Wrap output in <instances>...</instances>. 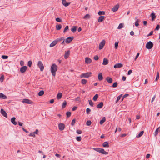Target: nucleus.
<instances>
[{"mask_svg": "<svg viewBox=\"0 0 160 160\" xmlns=\"http://www.w3.org/2000/svg\"><path fill=\"white\" fill-rule=\"evenodd\" d=\"M58 69V67L55 63L52 64L51 66V70L52 74V76H55L56 75V72Z\"/></svg>", "mask_w": 160, "mask_h": 160, "instance_id": "obj_1", "label": "nucleus"}, {"mask_svg": "<svg viewBox=\"0 0 160 160\" xmlns=\"http://www.w3.org/2000/svg\"><path fill=\"white\" fill-rule=\"evenodd\" d=\"M153 43L151 41L148 42L146 45V48L148 49H151L153 47Z\"/></svg>", "mask_w": 160, "mask_h": 160, "instance_id": "obj_2", "label": "nucleus"}, {"mask_svg": "<svg viewBox=\"0 0 160 160\" xmlns=\"http://www.w3.org/2000/svg\"><path fill=\"white\" fill-rule=\"evenodd\" d=\"M91 74L92 72H88L82 74L80 77L81 78H89L91 76Z\"/></svg>", "mask_w": 160, "mask_h": 160, "instance_id": "obj_3", "label": "nucleus"}, {"mask_svg": "<svg viewBox=\"0 0 160 160\" xmlns=\"http://www.w3.org/2000/svg\"><path fill=\"white\" fill-rule=\"evenodd\" d=\"M38 66L40 69V71H42L44 70V66L43 64L41 61H39L38 63Z\"/></svg>", "mask_w": 160, "mask_h": 160, "instance_id": "obj_4", "label": "nucleus"}, {"mask_svg": "<svg viewBox=\"0 0 160 160\" xmlns=\"http://www.w3.org/2000/svg\"><path fill=\"white\" fill-rule=\"evenodd\" d=\"M73 39L74 37L73 36L68 37L66 39L65 42L67 44L70 43Z\"/></svg>", "mask_w": 160, "mask_h": 160, "instance_id": "obj_5", "label": "nucleus"}, {"mask_svg": "<svg viewBox=\"0 0 160 160\" xmlns=\"http://www.w3.org/2000/svg\"><path fill=\"white\" fill-rule=\"evenodd\" d=\"M105 44V41L103 40L100 43L99 45V48L100 50L102 49Z\"/></svg>", "mask_w": 160, "mask_h": 160, "instance_id": "obj_6", "label": "nucleus"}, {"mask_svg": "<svg viewBox=\"0 0 160 160\" xmlns=\"http://www.w3.org/2000/svg\"><path fill=\"white\" fill-rule=\"evenodd\" d=\"M22 102L24 103H26L28 104H32L33 102L32 101L28 99H23Z\"/></svg>", "mask_w": 160, "mask_h": 160, "instance_id": "obj_7", "label": "nucleus"}, {"mask_svg": "<svg viewBox=\"0 0 160 160\" xmlns=\"http://www.w3.org/2000/svg\"><path fill=\"white\" fill-rule=\"evenodd\" d=\"M27 67L26 66H23L20 69V71L22 73H24L26 71Z\"/></svg>", "mask_w": 160, "mask_h": 160, "instance_id": "obj_8", "label": "nucleus"}, {"mask_svg": "<svg viewBox=\"0 0 160 160\" xmlns=\"http://www.w3.org/2000/svg\"><path fill=\"white\" fill-rule=\"evenodd\" d=\"M58 128L59 129L62 131L64 130L65 128V125L63 123H60L58 124Z\"/></svg>", "mask_w": 160, "mask_h": 160, "instance_id": "obj_9", "label": "nucleus"}, {"mask_svg": "<svg viewBox=\"0 0 160 160\" xmlns=\"http://www.w3.org/2000/svg\"><path fill=\"white\" fill-rule=\"evenodd\" d=\"M1 113V114L4 117H5L6 118L8 117V115L7 114L6 112L3 109H1L0 111Z\"/></svg>", "mask_w": 160, "mask_h": 160, "instance_id": "obj_10", "label": "nucleus"}, {"mask_svg": "<svg viewBox=\"0 0 160 160\" xmlns=\"http://www.w3.org/2000/svg\"><path fill=\"white\" fill-rule=\"evenodd\" d=\"M123 66V64L120 63H118L115 64L114 66V68H120Z\"/></svg>", "mask_w": 160, "mask_h": 160, "instance_id": "obj_11", "label": "nucleus"}, {"mask_svg": "<svg viewBox=\"0 0 160 160\" xmlns=\"http://www.w3.org/2000/svg\"><path fill=\"white\" fill-rule=\"evenodd\" d=\"M70 53V50H68L67 51H66L65 52V53L64 54V57L65 59H66L68 58V57Z\"/></svg>", "mask_w": 160, "mask_h": 160, "instance_id": "obj_12", "label": "nucleus"}, {"mask_svg": "<svg viewBox=\"0 0 160 160\" xmlns=\"http://www.w3.org/2000/svg\"><path fill=\"white\" fill-rule=\"evenodd\" d=\"M106 80L109 83H112V79L109 77H107L106 78Z\"/></svg>", "mask_w": 160, "mask_h": 160, "instance_id": "obj_13", "label": "nucleus"}, {"mask_svg": "<svg viewBox=\"0 0 160 160\" xmlns=\"http://www.w3.org/2000/svg\"><path fill=\"white\" fill-rule=\"evenodd\" d=\"M119 7V5L118 4H117L115 6L112 8V10L113 12L117 11Z\"/></svg>", "mask_w": 160, "mask_h": 160, "instance_id": "obj_14", "label": "nucleus"}, {"mask_svg": "<svg viewBox=\"0 0 160 160\" xmlns=\"http://www.w3.org/2000/svg\"><path fill=\"white\" fill-rule=\"evenodd\" d=\"M105 18V17L104 16H100L98 20V22H102L104 20V19Z\"/></svg>", "mask_w": 160, "mask_h": 160, "instance_id": "obj_15", "label": "nucleus"}, {"mask_svg": "<svg viewBox=\"0 0 160 160\" xmlns=\"http://www.w3.org/2000/svg\"><path fill=\"white\" fill-rule=\"evenodd\" d=\"M85 62L87 64H89L92 62V60L88 57H86L85 58Z\"/></svg>", "mask_w": 160, "mask_h": 160, "instance_id": "obj_16", "label": "nucleus"}, {"mask_svg": "<svg viewBox=\"0 0 160 160\" xmlns=\"http://www.w3.org/2000/svg\"><path fill=\"white\" fill-rule=\"evenodd\" d=\"M98 78L99 81H101L103 79L102 74L101 72H99L98 76Z\"/></svg>", "mask_w": 160, "mask_h": 160, "instance_id": "obj_17", "label": "nucleus"}, {"mask_svg": "<svg viewBox=\"0 0 160 160\" xmlns=\"http://www.w3.org/2000/svg\"><path fill=\"white\" fill-rule=\"evenodd\" d=\"M150 16L152 17V21H154L156 18V16L155 15V13L154 12H152L150 15Z\"/></svg>", "mask_w": 160, "mask_h": 160, "instance_id": "obj_18", "label": "nucleus"}, {"mask_svg": "<svg viewBox=\"0 0 160 160\" xmlns=\"http://www.w3.org/2000/svg\"><path fill=\"white\" fill-rule=\"evenodd\" d=\"M102 146L104 148H108L109 147V145L108 142H104L102 144Z\"/></svg>", "mask_w": 160, "mask_h": 160, "instance_id": "obj_19", "label": "nucleus"}, {"mask_svg": "<svg viewBox=\"0 0 160 160\" xmlns=\"http://www.w3.org/2000/svg\"><path fill=\"white\" fill-rule=\"evenodd\" d=\"M15 117H13L11 119V122L14 125H16L17 124V122L15 121Z\"/></svg>", "mask_w": 160, "mask_h": 160, "instance_id": "obj_20", "label": "nucleus"}, {"mask_svg": "<svg viewBox=\"0 0 160 160\" xmlns=\"http://www.w3.org/2000/svg\"><path fill=\"white\" fill-rule=\"evenodd\" d=\"M100 152V153L103 154L107 155L108 154V152H106L103 149L101 148Z\"/></svg>", "mask_w": 160, "mask_h": 160, "instance_id": "obj_21", "label": "nucleus"}, {"mask_svg": "<svg viewBox=\"0 0 160 160\" xmlns=\"http://www.w3.org/2000/svg\"><path fill=\"white\" fill-rule=\"evenodd\" d=\"M108 60L107 59L104 58L102 63V64L104 65H106L108 64Z\"/></svg>", "mask_w": 160, "mask_h": 160, "instance_id": "obj_22", "label": "nucleus"}, {"mask_svg": "<svg viewBox=\"0 0 160 160\" xmlns=\"http://www.w3.org/2000/svg\"><path fill=\"white\" fill-rule=\"evenodd\" d=\"M0 98L6 99L7 98V97L2 93L0 92Z\"/></svg>", "mask_w": 160, "mask_h": 160, "instance_id": "obj_23", "label": "nucleus"}, {"mask_svg": "<svg viewBox=\"0 0 160 160\" xmlns=\"http://www.w3.org/2000/svg\"><path fill=\"white\" fill-rule=\"evenodd\" d=\"M57 44L55 40L53 41L50 45V47H52L54 46Z\"/></svg>", "mask_w": 160, "mask_h": 160, "instance_id": "obj_24", "label": "nucleus"}, {"mask_svg": "<svg viewBox=\"0 0 160 160\" xmlns=\"http://www.w3.org/2000/svg\"><path fill=\"white\" fill-rule=\"evenodd\" d=\"M103 106V103L102 102H100L97 106V107L98 108H101Z\"/></svg>", "mask_w": 160, "mask_h": 160, "instance_id": "obj_25", "label": "nucleus"}, {"mask_svg": "<svg viewBox=\"0 0 160 160\" xmlns=\"http://www.w3.org/2000/svg\"><path fill=\"white\" fill-rule=\"evenodd\" d=\"M64 37H61L59 38H57L55 40L56 41V42L57 43L58 42H60L61 41H62Z\"/></svg>", "mask_w": 160, "mask_h": 160, "instance_id": "obj_26", "label": "nucleus"}, {"mask_svg": "<svg viewBox=\"0 0 160 160\" xmlns=\"http://www.w3.org/2000/svg\"><path fill=\"white\" fill-rule=\"evenodd\" d=\"M106 121V118L105 117H103L102 120H101L99 122V123L101 125H102L103 123L105 122Z\"/></svg>", "mask_w": 160, "mask_h": 160, "instance_id": "obj_27", "label": "nucleus"}, {"mask_svg": "<svg viewBox=\"0 0 160 160\" xmlns=\"http://www.w3.org/2000/svg\"><path fill=\"white\" fill-rule=\"evenodd\" d=\"M62 25L61 24H57L56 26V29L57 30H60L62 28Z\"/></svg>", "mask_w": 160, "mask_h": 160, "instance_id": "obj_28", "label": "nucleus"}, {"mask_svg": "<svg viewBox=\"0 0 160 160\" xmlns=\"http://www.w3.org/2000/svg\"><path fill=\"white\" fill-rule=\"evenodd\" d=\"M77 27L73 26L71 29V30L72 32H74L76 31Z\"/></svg>", "mask_w": 160, "mask_h": 160, "instance_id": "obj_29", "label": "nucleus"}, {"mask_svg": "<svg viewBox=\"0 0 160 160\" xmlns=\"http://www.w3.org/2000/svg\"><path fill=\"white\" fill-rule=\"evenodd\" d=\"M98 94H95L93 98V100L94 101H96L98 98Z\"/></svg>", "mask_w": 160, "mask_h": 160, "instance_id": "obj_30", "label": "nucleus"}, {"mask_svg": "<svg viewBox=\"0 0 160 160\" xmlns=\"http://www.w3.org/2000/svg\"><path fill=\"white\" fill-rule=\"evenodd\" d=\"M62 96V94L60 92L58 94L57 96V98L58 100L60 99L61 98Z\"/></svg>", "mask_w": 160, "mask_h": 160, "instance_id": "obj_31", "label": "nucleus"}, {"mask_svg": "<svg viewBox=\"0 0 160 160\" xmlns=\"http://www.w3.org/2000/svg\"><path fill=\"white\" fill-rule=\"evenodd\" d=\"M90 16L89 14H86L83 17V18L85 19H90Z\"/></svg>", "mask_w": 160, "mask_h": 160, "instance_id": "obj_32", "label": "nucleus"}, {"mask_svg": "<svg viewBox=\"0 0 160 160\" xmlns=\"http://www.w3.org/2000/svg\"><path fill=\"white\" fill-rule=\"evenodd\" d=\"M44 91L41 90L38 92V95L39 96H41L44 94Z\"/></svg>", "mask_w": 160, "mask_h": 160, "instance_id": "obj_33", "label": "nucleus"}, {"mask_svg": "<svg viewBox=\"0 0 160 160\" xmlns=\"http://www.w3.org/2000/svg\"><path fill=\"white\" fill-rule=\"evenodd\" d=\"M67 102L66 101H64L63 102L62 104V108H65L67 105Z\"/></svg>", "mask_w": 160, "mask_h": 160, "instance_id": "obj_34", "label": "nucleus"}, {"mask_svg": "<svg viewBox=\"0 0 160 160\" xmlns=\"http://www.w3.org/2000/svg\"><path fill=\"white\" fill-rule=\"evenodd\" d=\"M123 27V23H120L119 26L118 27V29H121Z\"/></svg>", "mask_w": 160, "mask_h": 160, "instance_id": "obj_35", "label": "nucleus"}, {"mask_svg": "<svg viewBox=\"0 0 160 160\" xmlns=\"http://www.w3.org/2000/svg\"><path fill=\"white\" fill-rule=\"evenodd\" d=\"M144 131H141L137 135V137L138 138H139L141 137L143 134Z\"/></svg>", "mask_w": 160, "mask_h": 160, "instance_id": "obj_36", "label": "nucleus"}, {"mask_svg": "<svg viewBox=\"0 0 160 160\" xmlns=\"http://www.w3.org/2000/svg\"><path fill=\"white\" fill-rule=\"evenodd\" d=\"M98 14L99 15H104L105 14V12L103 11H99L98 13Z\"/></svg>", "mask_w": 160, "mask_h": 160, "instance_id": "obj_37", "label": "nucleus"}, {"mask_svg": "<svg viewBox=\"0 0 160 160\" xmlns=\"http://www.w3.org/2000/svg\"><path fill=\"white\" fill-rule=\"evenodd\" d=\"M160 128V127H159L156 130V131L154 133V135L155 136H156L158 135V132L159 129Z\"/></svg>", "mask_w": 160, "mask_h": 160, "instance_id": "obj_38", "label": "nucleus"}, {"mask_svg": "<svg viewBox=\"0 0 160 160\" xmlns=\"http://www.w3.org/2000/svg\"><path fill=\"white\" fill-rule=\"evenodd\" d=\"M118 84L117 82H114L112 85V87L113 88H116L118 86Z\"/></svg>", "mask_w": 160, "mask_h": 160, "instance_id": "obj_39", "label": "nucleus"}, {"mask_svg": "<svg viewBox=\"0 0 160 160\" xmlns=\"http://www.w3.org/2000/svg\"><path fill=\"white\" fill-rule=\"evenodd\" d=\"M87 80L85 79H82V80L81 82L83 84H85L87 82Z\"/></svg>", "mask_w": 160, "mask_h": 160, "instance_id": "obj_40", "label": "nucleus"}, {"mask_svg": "<svg viewBox=\"0 0 160 160\" xmlns=\"http://www.w3.org/2000/svg\"><path fill=\"white\" fill-rule=\"evenodd\" d=\"M4 76L3 74L2 75L0 78V81L1 82H3L4 80Z\"/></svg>", "mask_w": 160, "mask_h": 160, "instance_id": "obj_41", "label": "nucleus"}, {"mask_svg": "<svg viewBox=\"0 0 160 160\" xmlns=\"http://www.w3.org/2000/svg\"><path fill=\"white\" fill-rule=\"evenodd\" d=\"M93 149L98 152H99L100 153V148H93Z\"/></svg>", "mask_w": 160, "mask_h": 160, "instance_id": "obj_42", "label": "nucleus"}, {"mask_svg": "<svg viewBox=\"0 0 160 160\" xmlns=\"http://www.w3.org/2000/svg\"><path fill=\"white\" fill-rule=\"evenodd\" d=\"M139 20L138 19H137L136 20L135 22V25L136 26L138 27L139 25Z\"/></svg>", "mask_w": 160, "mask_h": 160, "instance_id": "obj_43", "label": "nucleus"}, {"mask_svg": "<svg viewBox=\"0 0 160 160\" xmlns=\"http://www.w3.org/2000/svg\"><path fill=\"white\" fill-rule=\"evenodd\" d=\"M159 73L158 72H157L156 78L155 79V81H158V79H159Z\"/></svg>", "mask_w": 160, "mask_h": 160, "instance_id": "obj_44", "label": "nucleus"}, {"mask_svg": "<svg viewBox=\"0 0 160 160\" xmlns=\"http://www.w3.org/2000/svg\"><path fill=\"white\" fill-rule=\"evenodd\" d=\"M66 115L67 117L68 118L70 117L71 115V112H66Z\"/></svg>", "mask_w": 160, "mask_h": 160, "instance_id": "obj_45", "label": "nucleus"}, {"mask_svg": "<svg viewBox=\"0 0 160 160\" xmlns=\"http://www.w3.org/2000/svg\"><path fill=\"white\" fill-rule=\"evenodd\" d=\"M32 62L31 61H28V66L29 67H31L32 66Z\"/></svg>", "mask_w": 160, "mask_h": 160, "instance_id": "obj_46", "label": "nucleus"}, {"mask_svg": "<svg viewBox=\"0 0 160 160\" xmlns=\"http://www.w3.org/2000/svg\"><path fill=\"white\" fill-rule=\"evenodd\" d=\"M76 138L77 140L79 142L82 139V138L80 136L77 137Z\"/></svg>", "mask_w": 160, "mask_h": 160, "instance_id": "obj_47", "label": "nucleus"}, {"mask_svg": "<svg viewBox=\"0 0 160 160\" xmlns=\"http://www.w3.org/2000/svg\"><path fill=\"white\" fill-rule=\"evenodd\" d=\"M75 100L78 101V102H80L81 101L80 97H78L76 98L75 99Z\"/></svg>", "mask_w": 160, "mask_h": 160, "instance_id": "obj_48", "label": "nucleus"}, {"mask_svg": "<svg viewBox=\"0 0 160 160\" xmlns=\"http://www.w3.org/2000/svg\"><path fill=\"white\" fill-rule=\"evenodd\" d=\"M92 122L90 120H88L86 122V125L87 126H90L91 125Z\"/></svg>", "mask_w": 160, "mask_h": 160, "instance_id": "obj_49", "label": "nucleus"}, {"mask_svg": "<svg viewBox=\"0 0 160 160\" xmlns=\"http://www.w3.org/2000/svg\"><path fill=\"white\" fill-rule=\"evenodd\" d=\"M68 29H69V27L68 26H67L65 28H64V31H63V32L64 33H65L66 32V31L68 30Z\"/></svg>", "mask_w": 160, "mask_h": 160, "instance_id": "obj_50", "label": "nucleus"}, {"mask_svg": "<svg viewBox=\"0 0 160 160\" xmlns=\"http://www.w3.org/2000/svg\"><path fill=\"white\" fill-rule=\"evenodd\" d=\"M122 94L120 95L117 98V99L116 100V102L117 103L119 100L121 98V97H122Z\"/></svg>", "mask_w": 160, "mask_h": 160, "instance_id": "obj_51", "label": "nucleus"}, {"mask_svg": "<svg viewBox=\"0 0 160 160\" xmlns=\"http://www.w3.org/2000/svg\"><path fill=\"white\" fill-rule=\"evenodd\" d=\"M89 103L91 106H93V103L91 100H89Z\"/></svg>", "mask_w": 160, "mask_h": 160, "instance_id": "obj_52", "label": "nucleus"}, {"mask_svg": "<svg viewBox=\"0 0 160 160\" xmlns=\"http://www.w3.org/2000/svg\"><path fill=\"white\" fill-rule=\"evenodd\" d=\"M8 56L6 55H2L1 58L3 59H7L8 58Z\"/></svg>", "mask_w": 160, "mask_h": 160, "instance_id": "obj_53", "label": "nucleus"}, {"mask_svg": "<svg viewBox=\"0 0 160 160\" xmlns=\"http://www.w3.org/2000/svg\"><path fill=\"white\" fill-rule=\"evenodd\" d=\"M75 123V119H73L72 120V121L71 125L72 126H73L74 125V124Z\"/></svg>", "mask_w": 160, "mask_h": 160, "instance_id": "obj_54", "label": "nucleus"}, {"mask_svg": "<svg viewBox=\"0 0 160 160\" xmlns=\"http://www.w3.org/2000/svg\"><path fill=\"white\" fill-rule=\"evenodd\" d=\"M91 111V110L90 108H87L86 109V112L88 114H89Z\"/></svg>", "mask_w": 160, "mask_h": 160, "instance_id": "obj_55", "label": "nucleus"}, {"mask_svg": "<svg viewBox=\"0 0 160 160\" xmlns=\"http://www.w3.org/2000/svg\"><path fill=\"white\" fill-rule=\"evenodd\" d=\"M56 20L58 22H60L62 21V20L60 19V18H56Z\"/></svg>", "mask_w": 160, "mask_h": 160, "instance_id": "obj_56", "label": "nucleus"}, {"mask_svg": "<svg viewBox=\"0 0 160 160\" xmlns=\"http://www.w3.org/2000/svg\"><path fill=\"white\" fill-rule=\"evenodd\" d=\"M118 42H116L115 43V49H117L118 47Z\"/></svg>", "mask_w": 160, "mask_h": 160, "instance_id": "obj_57", "label": "nucleus"}, {"mask_svg": "<svg viewBox=\"0 0 160 160\" xmlns=\"http://www.w3.org/2000/svg\"><path fill=\"white\" fill-rule=\"evenodd\" d=\"M99 59V57L98 56V55H96V56H95L94 57V59L95 60H97L98 59Z\"/></svg>", "mask_w": 160, "mask_h": 160, "instance_id": "obj_58", "label": "nucleus"}, {"mask_svg": "<svg viewBox=\"0 0 160 160\" xmlns=\"http://www.w3.org/2000/svg\"><path fill=\"white\" fill-rule=\"evenodd\" d=\"M76 132L77 133L80 134L82 133V131L81 130L78 129L77 130Z\"/></svg>", "mask_w": 160, "mask_h": 160, "instance_id": "obj_59", "label": "nucleus"}, {"mask_svg": "<svg viewBox=\"0 0 160 160\" xmlns=\"http://www.w3.org/2000/svg\"><path fill=\"white\" fill-rule=\"evenodd\" d=\"M160 28V25H157L155 29V30H158Z\"/></svg>", "mask_w": 160, "mask_h": 160, "instance_id": "obj_60", "label": "nucleus"}, {"mask_svg": "<svg viewBox=\"0 0 160 160\" xmlns=\"http://www.w3.org/2000/svg\"><path fill=\"white\" fill-rule=\"evenodd\" d=\"M132 71L131 70H129L128 73H127V75H130L132 73Z\"/></svg>", "mask_w": 160, "mask_h": 160, "instance_id": "obj_61", "label": "nucleus"}, {"mask_svg": "<svg viewBox=\"0 0 160 160\" xmlns=\"http://www.w3.org/2000/svg\"><path fill=\"white\" fill-rule=\"evenodd\" d=\"M20 64L21 66H23L24 65V62L23 61L21 60L20 61Z\"/></svg>", "mask_w": 160, "mask_h": 160, "instance_id": "obj_62", "label": "nucleus"}, {"mask_svg": "<svg viewBox=\"0 0 160 160\" xmlns=\"http://www.w3.org/2000/svg\"><path fill=\"white\" fill-rule=\"evenodd\" d=\"M29 136H32V137H35V134H34V133L33 132V133H30V134H29Z\"/></svg>", "mask_w": 160, "mask_h": 160, "instance_id": "obj_63", "label": "nucleus"}, {"mask_svg": "<svg viewBox=\"0 0 160 160\" xmlns=\"http://www.w3.org/2000/svg\"><path fill=\"white\" fill-rule=\"evenodd\" d=\"M77 108V107L74 106L72 108V111H75V110H76Z\"/></svg>", "mask_w": 160, "mask_h": 160, "instance_id": "obj_64", "label": "nucleus"}]
</instances>
